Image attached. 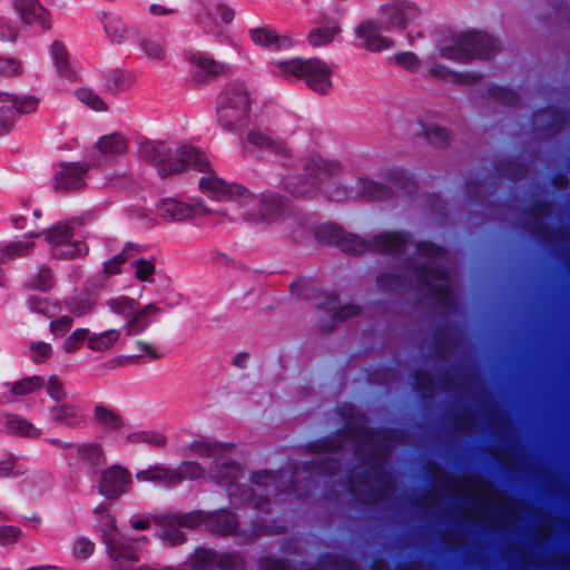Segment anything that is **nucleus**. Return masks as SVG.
<instances>
[{
    "mask_svg": "<svg viewBox=\"0 0 570 570\" xmlns=\"http://www.w3.org/2000/svg\"><path fill=\"white\" fill-rule=\"evenodd\" d=\"M229 446L225 443L196 440L189 444V450L198 456L215 460V465L209 469L208 473L218 484L227 488L230 499L242 497L255 508H263L265 500H261L258 497L276 494L279 483L287 479L286 475L281 472L262 471L252 476L254 488L242 487L237 483V480L243 476L242 466L224 455Z\"/></svg>",
    "mask_w": 570,
    "mask_h": 570,
    "instance_id": "nucleus-1",
    "label": "nucleus"
},
{
    "mask_svg": "<svg viewBox=\"0 0 570 570\" xmlns=\"http://www.w3.org/2000/svg\"><path fill=\"white\" fill-rule=\"evenodd\" d=\"M466 373L468 365L462 361L440 364L434 371L417 366L410 372L412 389L409 392H570V387H458Z\"/></svg>",
    "mask_w": 570,
    "mask_h": 570,
    "instance_id": "nucleus-2",
    "label": "nucleus"
},
{
    "mask_svg": "<svg viewBox=\"0 0 570 570\" xmlns=\"http://www.w3.org/2000/svg\"><path fill=\"white\" fill-rule=\"evenodd\" d=\"M141 157L154 165L161 179L179 174L188 167L202 173L212 170V165L204 153L193 146H183L175 154L164 141L145 140L139 145Z\"/></svg>",
    "mask_w": 570,
    "mask_h": 570,
    "instance_id": "nucleus-3",
    "label": "nucleus"
},
{
    "mask_svg": "<svg viewBox=\"0 0 570 570\" xmlns=\"http://www.w3.org/2000/svg\"><path fill=\"white\" fill-rule=\"evenodd\" d=\"M250 96L243 83H229L220 92L216 109L217 122L223 130L236 134L250 120Z\"/></svg>",
    "mask_w": 570,
    "mask_h": 570,
    "instance_id": "nucleus-4",
    "label": "nucleus"
},
{
    "mask_svg": "<svg viewBox=\"0 0 570 570\" xmlns=\"http://www.w3.org/2000/svg\"><path fill=\"white\" fill-rule=\"evenodd\" d=\"M498 51V40L487 32L466 31L454 38L451 46L439 48L440 57L461 63L480 59L491 60Z\"/></svg>",
    "mask_w": 570,
    "mask_h": 570,
    "instance_id": "nucleus-5",
    "label": "nucleus"
},
{
    "mask_svg": "<svg viewBox=\"0 0 570 570\" xmlns=\"http://www.w3.org/2000/svg\"><path fill=\"white\" fill-rule=\"evenodd\" d=\"M277 66L284 76L304 80L305 85L316 94L327 95L332 90V69L318 58L305 59L297 57L281 60Z\"/></svg>",
    "mask_w": 570,
    "mask_h": 570,
    "instance_id": "nucleus-6",
    "label": "nucleus"
},
{
    "mask_svg": "<svg viewBox=\"0 0 570 570\" xmlns=\"http://www.w3.org/2000/svg\"><path fill=\"white\" fill-rule=\"evenodd\" d=\"M417 282L429 288L431 299L445 309L455 305V295L450 284L448 269L440 264L421 263L415 268Z\"/></svg>",
    "mask_w": 570,
    "mask_h": 570,
    "instance_id": "nucleus-7",
    "label": "nucleus"
},
{
    "mask_svg": "<svg viewBox=\"0 0 570 570\" xmlns=\"http://www.w3.org/2000/svg\"><path fill=\"white\" fill-rule=\"evenodd\" d=\"M341 169L338 161H328L322 157H311L304 164L305 179L293 186L295 197H309L316 194L322 184L331 179Z\"/></svg>",
    "mask_w": 570,
    "mask_h": 570,
    "instance_id": "nucleus-8",
    "label": "nucleus"
},
{
    "mask_svg": "<svg viewBox=\"0 0 570 570\" xmlns=\"http://www.w3.org/2000/svg\"><path fill=\"white\" fill-rule=\"evenodd\" d=\"M99 527L109 557L115 562H136L138 560L134 544L142 539H125L116 529L115 519L110 514L100 517Z\"/></svg>",
    "mask_w": 570,
    "mask_h": 570,
    "instance_id": "nucleus-9",
    "label": "nucleus"
},
{
    "mask_svg": "<svg viewBox=\"0 0 570 570\" xmlns=\"http://www.w3.org/2000/svg\"><path fill=\"white\" fill-rule=\"evenodd\" d=\"M0 101L8 104L0 107V136L8 135L19 116L35 112L39 99L31 95H16L0 91Z\"/></svg>",
    "mask_w": 570,
    "mask_h": 570,
    "instance_id": "nucleus-10",
    "label": "nucleus"
},
{
    "mask_svg": "<svg viewBox=\"0 0 570 570\" xmlns=\"http://www.w3.org/2000/svg\"><path fill=\"white\" fill-rule=\"evenodd\" d=\"M316 308L327 314V317H320L318 321V326L324 333L333 332L340 323L362 313V308L352 303L341 306L336 293H322Z\"/></svg>",
    "mask_w": 570,
    "mask_h": 570,
    "instance_id": "nucleus-11",
    "label": "nucleus"
},
{
    "mask_svg": "<svg viewBox=\"0 0 570 570\" xmlns=\"http://www.w3.org/2000/svg\"><path fill=\"white\" fill-rule=\"evenodd\" d=\"M199 187L217 200H236L246 206L257 203L256 196L246 187L236 183H228L216 176L202 177Z\"/></svg>",
    "mask_w": 570,
    "mask_h": 570,
    "instance_id": "nucleus-12",
    "label": "nucleus"
},
{
    "mask_svg": "<svg viewBox=\"0 0 570 570\" xmlns=\"http://www.w3.org/2000/svg\"><path fill=\"white\" fill-rule=\"evenodd\" d=\"M379 12L382 16V22L385 31L405 29L420 16V9L417 6L407 0H395L393 2L382 4Z\"/></svg>",
    "mask_w": 570,
    "mask_h": 570,
    "instance_id": "nucleus-13",
    "label": "nucleus"
},
{
    "mask_svg": "<svg viewBox=\"0 0 570 570\" xmlns=\"http://www.w3.org/2000/svg\"><path fill=\"white\" fill-rule=\"evenodd\" d=\"M130 484V473L120 465H111L101 472L98 491L106 499L116 500L129 490Z\"/></svg>",
    "mask_w": 570,
    "mask_h": 570,
    "instance_id": "nucleus-14",
    "label": "nucleus"
},
{
    "mask_svg": "<svg viewBox=\"0 0 570 570\" xmlns=\"http://www.w3.org/2000/svg\"><path fill=\"white\" fill-rule=\"evenodd\" d=\"M90 166L86 161L62 163L53 177V187L60 191L78 190L86 185V175Z\"/></svg>",
    "mask_w": 570,
    "mask_h": 570,
    "instance_id": "nucleus-15",
    "label": "nucleus"
},
{
    "mask_svg": "<svg viewBox=\"0 0 570 570\" xmlns=\"http://www.w3.org/2000/svg\"><path fill=\"white\" fill-rule=\"evenodd\" d=\"M383 22L367 19L361 22L354 30L355 37L361 41L358 47L367 51L381 52L392 47V40L382 36Z\"/></svg>",
    "mask_w": 570,
    "mask_h": 570,
    "instance_id": "nucleus-16",
    "label": "nucleus"
},
{
    "mask_svg": "<svg viewBox=\"0 0 570 570\" xmlns=\"http://www.w3.org/2000/svg\"><path fill=\"white\" fill-rule=\"evenodd\" d=\"M13 6L23 24L39 27L42 30L51 29V13L40 0H13Z\"/></svg>",
    "mask_w": 570,
    "mask_h": 570,
    "instance_id": "nucleus-17",
    "label": "nucleus"
},
{
    "mask_svg": "<svg viewBox=\"0 0 570 570\" xmlns=\"http://www.w3.org/2000/svg\"><path fill=\"white\" fill-rule=\"evenodd\" d=\"M194 67L193 80L197 85H204L225 72L226 66L204 52H191L187 57Z\"/></svg>",
    "mask_w": 570,
    "mask_h": 570,
    "instance_id": "nucleus-18",
    "label": "nucleus"
},
{
    "mask_svg": "<svg viewBox=\"0 0 570 570\" xmlns=\"http://www.w3.org/2000/svg\"><path fill=\"white\" fill-rule=\"evenodd\" d=\"M413 235L406 230H387L373 236L370 250L380 254H400L411 243Z\"/></svg>",
    "mask_w": 570,
    "mask_h": 570,
    "instance_id": "nucleus-19",
    "label": "nucleus"
},
{
    "mask_svg": "<svg viewBox=\"0 0 570 570\" xmlns=\"http://www.w3.org/2000/svg\"><path fill=\"white\" fill-rule=\"evenodd\" d=\"M458 341V330L454 325L446 323L436 327L431 344L433 356L440 361H445L454 352Z\"/></svg>",
    "mask_w": 570,
    "mask_h": 570,
    "instance_id": "nucleus-20",
    "label": "nucleus"
},
{
    "mask_svg": "<svg viewBox=\"0 0 570 570\" xmlns=\"http://www.w3.org/2000/svg\"><path fill=\"white\" fill-rule=\"evenodd\" d=\"M160 218L167 222H181L191 218L196 207L174 197L161 198L156 204Z\"/></svg>",
    "mask_w": 570,
    "mask_h": 570,
    "instance_id": "nucleus-21",
    "label": "nucleus"
},
{
    "mask_svg": "<svg viewBox=\"0 0 570 570\" xmlns=\"http://www.w3.org/2000/svg\"><path fill=\"white\" fill-rule=\"evenodd\" d=\"M549 212V202L542 199L533 202L525 208V215L530 218L529 229L534 236L543 240L549 239L553 234V229L543 222Z\"/></svg>",
    "mask_w": 570,
    "mask_h": 570,
    "instance_id": "nucleus-22",
    "label": "nucleus"
},
{
    "mask_svg": "<svg viewBox=\"0 0 570 570\" xmlns=\"http://www.w3.org/2000/svg\"><path fill=\"white\" fill-rule=\"evenodd\" d=\"M63 385L57 376H50L46 381L42 376L33 375L24 377L12 383L10 392H37L46 390V392H61Z\"/></svg>",
    "mask_w": 570,
    "mask_h": 570,
    "instance_id": "nucleus-23",
    "label": "nucleus"
},
{
    "mask_svg": "<svg viewBox=\"0 0 570 570\" xmlns=\"http://www.w3.org/2000/svg\"><path fill=\"white\" fill-rule=\"evenodd\" d=\"M248 32L250 40L259 47L283 50L292 46V40L288 37L278 36L277 31L269 27L253 28Z\"/></svg>",
    "mask_w": 570,
    "mask_h": 570,
    "instance_id": "nucleus-24",
    "label": "nucleus"
},
{
    "mask_svg": "<svg viewBox=\"0 0 570 570\" xmlns=\"http://www.w3.org/2000/svg\"><path fill=\"white\" fill-rule=\"evenodd\" d=\"M390 186L367 178H358L355 184V195L367 200L382 202L392 197Z\"/></svg>",
    "mask_w": 570,
    "mask_h": 570,
    "instance_id": "nucleus-25",
    "label": "nucleus"
},
{
    "mask_svg": "<svg viewBox=\"0 0 570 570\" xmlns=\"http://www.w3.org/2000/svg\"><path fill=\"white\" fill-rule=\"evenodd\" d=\"M383 177L387 183L401 189V193L409 197L415 194L417 189L413 173L405 167L395 166L386 169Z\"/></svg>",
    "mask_w": 570,
    "mask_h": 570,
    "instance_id": "nucleus-26",
    "label": "nucleus"
},
{
    "mask_svg": "<svg viewBox=\"0 0 570 570\" xmlns=\"http://www.w3.org/2000/svg\"><path fill=\"white\" fill-rule=\"evenodd\" d=\"M247 141L262 150L269 151L271 154L285 158L291 156V151L284 140L272 139L259 130H249L247 134Z\"/></svg>",
    "mask_w": 570,
    "mask_h": 570,
    "instance_id": "nucleus-27",
    "label": "nucleus"
},
{
    "mask_svg": "<svg viewBox=\"0 0 570 570\" xmlns=\"http://www.w3.org/2000/svg\"><path fill=\"white\" fill-rule=\"evenodd\" d=\"M160 312L161 309L153 303L147 304L142 308H139L138 306L135 309V313L126 322L127 335L134 336L145 332L151 323L148 318L149 315L158 314Z\"/></svg>",
    "mask_w": 570,
    "mask_h": 570,
    "instance_id": "nucleus-28",
    "label": "nucleus"
},
{
    "mask_svg": "<svg viewBox=\"0 0 570 570\" xmlns=\"http://www.w3.org/2000/svg\"><path fill=\"white\" fill-rule=\"evenodd\" d=\"M96 146L104 156H122L127 153L128 139L122 134L112 132L100 137Z\"/></svg>",
    "mask_w": 570,
    "mask_h": 570,
    "instance_id": "nucleus-29",
    "label": "nucleus"
},
{
    "mask_svg": "<svg viewBox=\"0 0 570 570\" xmlns=\"http://www.w3.org/2000/svg\"><path fill=\"white\" fill-rule=\"evenodd\" d=\"M89 247L83 240H68L65 244L51 247L50 255L55 259H76L87 256Z\"/></svg>",
    "mask_w": 570,
    "mask_h": 570,
    "instance_id": "nucleus-30",
    "label": "nucleus"
},
{
    "mask_svg": "<svg viewBox=\"0 0 570 570\" xmlns=\"http://www.w3.org/2000/svg\"><path fill=\"white\" fill-rule=\"evenodd\" d=\"M136 478L140 481H156L166 485L179 483V478L175 469H169L160 465H154L147 470L137 473Z\"/></svg>",
    "mask_w": 570,
    "mask_h": 570,
    "instance_id": "nucleus-31",
    "label": "nucleus"
},
{
    "mask_svg": "<svg viewBox=\"0 0 570 570\" xmlns=\"http://www.w3.org/2000/svg\"><path fill=\"white\" fill-rule=\"evenodd\" d=\"M102 23L105 32L112 43L121 45L127 40V28L119 16L104 13Z\"/></svg>",
    "mask_w": 570,
    "mask_h": 570,
    "instance_id": "nucleus-32",
    "label": "nucleus"
},
{
    "mask_svg": "<svg viewBox=\"0 0 570 570\" xmlns=\"http://www.w3.org/2000/svg\"><path fill=\"white\" fill-rule=\"evenodd\" d=\"M49 53L53 61L57 73L65 78H71L72 72L70 70L69 57L66 46L61 41L56 40L50 46Z\"/></svg>",
    "mask_w": 570,
    "mask_h": 570,
    "instance_id": "nucleus-33",
    "label": "nucleus"
},
{
    "mask_svg": "<svg viewBox=\"0 0 570 570\" xmlns=\"http://www.w3.org/2000/svg\"><path fill=\"white\" fill-rule=\"evenodd\" d=\"M497 173L514 183L523 179L528 175V167L525 164L515 159L500 160L495 165Z\"/></svg>",
    "mask_w": 570,
    "mask_h": 570,
    "instance_id": "nucleus-34",
    "label": "nucleus"
},
{
    "mask_svg": "<svg viewBox=\"0 0 570 570\" xmlns=\"http://www.w3.org/2000/svg\"><path fill=\"white\" fill-rule=\"evenodd\" d=\"M338 248L344 253L358 255L368 252L371 243L356 234L347 233L343 229L342 237H340Z\"/></svg>",
    "mask_w": 570,
    "mask_h": 570,
    "instance_id": "nucleus-35",
    "label": "nucleus"
},
{
    "mask_svg": "<svg viewBox=\"0 0 570 570\" xmlns=\"http://www.w3.org/2000/svg\"><path fill=\"white\" fill-rule=\"evenodd\" d=\"M45 240L51 245V247L60 246L68 240L73 239V228L67 223H57L47 228L43 232Z\"/></svg>",
    "mask_w": 570,
    "mask_h": 570,
    "instance_id": "nucleus-36",
    "label": "nucleus"
},
{
    "mask_svg": "<svg viewBox=\"0 0 570 570\" xmlns=\"http://www.w3.org/2000/svg\"><path fill=\"white\" fill-rule=\"evenodd\" d=\"M126 441L129 444L145 443L156 448H163L167 443L166 436L154 430H137L129 432L126 435Z\"/></svg>",
    "mask_w": 570,
    "mask_h": 570,
    "instance_id": "nucleus-37",
    "label": "nucleus"
},
{
    "mask_svg": "<svg viewBox=\"0 0 570 570\" xmlns=\"http://www.w3.org/2000/svg\"><path fill=\"white\" fill-rule=\"evenodd\" d=\"M421 128L424 137L431 145L440 148L449 146L451 132L446 128L431 122H422Z\"/></svg>",
    "mask_w": 570,
    "mask_h": 570,
    "instance_id": "nucleus-38",
    "label": "nucleus"
},
{
    "mask_svg": "<svg viewBox=\"0 0 570 570\" xmlns=\"http://www.w3.org/2000/svg\"><path fill=\"white\" fill-rule=\"evenodd\" d=\"M208 523L214 531L219 533H234L237 520L232 512L219 510L208 515Z\"/></svg>",
    "mask_w": 570,
    "mask_h": 570,
    "instance_id": "nucleus-39",
    "label": "nucleus"
},
{
    "mask_svg": "<svg viewBox=\"0 0 570 570\" xmlns=\"http://www.w3.org/2000/svg\"><path fill=\"white\" fill-rule=\"evenodd\" d=\"M104 86L108 91L120 92L130 87V73L125 70L116 69L104 72Z\"/></svg>",
    "mask_w": 570,
    "mask_h": 570,
    "instance_id": "nucleus-40",
    "label": "nucleus"
},
{
    "mask_svg": "<svg viewBox=\"0 0 570 570\" xmlns=\"http://www.w3.org/2000/svg\"><path fill=\"white\" fill-rule=\"evenodd\" d=\"M4 428L6 430L13 435L19 436H28V438H37L40 435V430L33 426L31 423L26 420L16 416L8 415L4 419Z\"/></svg>",
    "mask_w": 570,
    "mask_h": 570,
    "instance_id": "nucleus-41",
    "label": "nucleus"
},
{
    "mask_svg": "<svg viewBox=\"0 0 570 570\" xmlns=\"http://www.w3.org/2000/svg\"><path fill=\"white\" fill-rule=\"evenodd\" d=\"M94 421L105 429L117 431L124 426V420L111 409L98 405L94 411Z\"/></svg>",
    "mask_w": 570,
    "mask_h": 570,
    "instance_id": "nucleus-42",
    "label": "nucleus"
},
{
    "mask_svg": "<svg viewBox=\"0 0 570 570\" xmlns=\"http://www.w3.org/2000/svg\"><path fill=\"white\" fill-rule=\"evenodd\" d=\"M120 332L118 330H107L101 333H91L87 344L88 348L96 352H104L110 348L119 338Z\"/></svg>",
    "mask_w": 570,
    "mask_h": 570,
    "instance_id": "nucleus-43",
    "label": "nucleus"
},
{
    "mask_svg": "<svg viewBox=\"0 0 570 570\" xmlns=\"http://www.w3.org/2000/svg\"><path fill=\"white\" fill-rule=\"evenodd\" d=\"M32 242L17 240L11 242L0 249V264H6L17 257H22L33 249Z\"/></svg>",
    "mask_w": 570,
    "mask_h": 570,
    "instance_id": "nucleus-44",
    "label": "nucleus"
},
{
    "mask_svg": "<svg viewBox=\"0 0 570 570\" xmlns=\"http://www.w3.org/2000/svg\"><path fill=\"white\" fill-rule=\"evenodd\" d=\"M406 277L399 273L384 272L376 277L377 287L387 293H396L404 288Z\"/></svg>",
    "mask_w": 570,
    "mask_h": 570,
    "instance_id": "nucleus-45",
    "label": "nucleus"
},
{
    "mask_svg": "<svg viewBox=\"0 0 570 570\" xmlns=\"http://www.w3.org/2000/svg\"><path fill=\"white\" fill-rule=\"evenodd\" d=\"M340 28L337 26H324L314 28L308 33V42L313 47H322L331 43L338 35Z\"/></svg>",
    "mask_w": 570,
    "mask_h": 570,
    "instance_id": "nucleus-46",
    "label": "nucleus"
},
{
    "mask_svg": "<svg viewBox=\"0 0 570 570\" xmlns=\"http://www.w3.org/2000/svg\"><path fill=\"white\" fill-rule=\"evenodd\" d=\"M343 228L334 223L322 224L315 230V238L323 245H336L338 247Z\"/></svg>",
    "mask_w": 570,
    "mask_h": 570,
    "instance_id": "nucleus-47",
    "label": "nucleus"
},
{
    "mask_svg": "<svg viewBox=\"0 0 570 570\" xmlns=\"http://www.w3.org/2000/svg\"><path fill=\"white\" fill-rule=\"evenodd\" d=\"M106 305L112 313L121 315L127 321L135 313V309L139 306L134 298L127 296H117L109 298Z\"/></svg>",
    "mask_w": 570,
    "mask_h": 570,
    "instance_id": "nucleus-48",
    "label": "nucleus"
},
{
    "mask_svg": "<svg viewBox=\"0 0 570 570\" xmlns=\"http://www.w3.org/2000/svg\"><path fill=\"white\" fill-rule=\"evenodd\" d=\"M65 307L75 316H83L94 308V301L89 294H80L65 299Z\"/></svg>",
    "mask_w": 570,
    "mask_h": 570,
    "instance_id": "nucleus-49",
    "label": "nucleus"
},
{
    "mask_svg": "<svg viewBox=\"0 0 570 570\" xmlns=\"http://www.w3.org/2000/svg\"><path fill=\"white\" fill-rule=\"evenodd\" d=\"M487 95L508 107L517 106L520 102V97L514 90L499 85H491L487 89Z\"/></svg>",
    "mask_w": 570,
    "mask_h": 570,
    "instance_id": "nucleus-50",
    "label": "nucleus"
},
{
    "mask_svg": "<svg viewBox=\"0 0 570 570\" xmlns=\"http://www.w3.org/2000/svg\"><path fill=\"white\" fill-rule=\"evenodd\" d=\"M51 416L59 423L77 425L82 421L83 414L79 409L73 406L60 405L52 409Z\"/></svg>",
    "mask_w": 570,
    "mask_h": 570,
    "instance_id": "nucleus-51",
    "label": "nucleus"
},
{
    "mask_svg": "<svg viewBox=\"0 0 570 570\" xmlns=\"http://www.w3.org/2000/svg\"><path fill=\"white\" fill-rule=\"evenodd\" d=\"M415 250L419 256L425 258H442L448 254L445 247L430 240H419Z\"/></svg>",
    "mask_w": 570,
    "mask_h": 570,
    "instance_id": "nucleus-52",
    "label": "nucleus"
},
{
    "mask_svg": "<svg viewBox=\"0 0 570 570\" xmlns=\"http://www.w3.org/2000/svg\"><path fill=\"white\" fill-rule=\"evenodd\" d=\"M76 450L79 458L91 465H98L104 458L102 450L97 444H80Z\"/></svg>",
    "mask_w": 570,
    "mask_h": 570,
    "instance_id": "nucleus-53",
    "label": "nucleus"
},
{
    "mask_svg": "<svg viewBox=\"0 0 570 570\" xmlns=\"http://www.w3.org/2000/svg\"><path fill=\"white\" fill-rule=\"evenodd\" d=\"M32 285L40 292H49L53 286V273L47 265H41L33 277Z\"/></svg>",
    "mask_w": 570,
    "mask_h": 570,
    "instance_id": "nucleus-54",
    "label": "nucleus"
},
{
    "mask_svg": "<svg viewBox=\"0 0 570 570\" xmlns=\"http://www.w3.org/2000/svg\"><path fill=\"white\" fill-rule=\"evenodd\" d=\"M90 330L77 328L63 342V348L68 353H73L81 347L85 342H89Z\"/></svg>",
    "mask_w": 570,
    "mask_h": 570,
    "instance_id": "nucleus-55",
    "label": "nucleus"
},
{
    "mask_svg": "<svg viewBox=\"0 0 570 570\" xmlns=\"http://www.w3.org/2000/svg\"><path fill=\"white\" fill-rule=\"evenodd\" d=\"M77 98L96 111L107 110V105L90 89L81 88L76 92Z\"/></svg>",
    "mask_w": 570,
    "mask_h": 570,
    "instance_id": "nucleus-56",
    "label": "nucleus"
},
{
    "mask_svg": "<svg viewBox=\"0 0 570 570\" xmlns=\"http://www.w3.org/2000/svg\"><path fill=\"white\" fill-rule=\"evenodd\" d=\"M175 471L179 478V482L185 479L195 480L204 475V469L194 461L183 462Z\"/></svg>",
    "mask_w": 570,
    "mask_h": 570,
    "instance_id": "nucleus-57",
    "label": "nucleus"
},
{
    "mask_svg": "<svg viewBox=\"0 0 570 570\" xmlns=\"http://www.w3.org/2000/svg\"><path fill=\"white\" fill-rule=\"evenodd\" d=\"M23 67L20 60L0 56V77L9 78L22 73Z\"/></svg>",
    "mask_w": 570,
    "mask_h": 570,
    "instance_id": "nucleus-58",
    "label": "nucleus"
},
{
    "mask_svg": "<svg viewBox=\"0 0 570 570\" xmlns=\"http://www.w3.org/2000/svg\"><path fill=\"white\" fill-rule=\"evenodd\" d=\"M141 50L150 58L161 60L165 57L164 47L160 41L153 38H141L139 41Z\"/></svg>",
    "mask_w": 570,
    "mask_h": 570,
    "instance_id": "nucleus-59",
    "label": "nucleus"
},
{
    "mask_svg": "<svg viewBox=\"0 0 570 570\" xmlns=\"http://www.w3.org/2000/svg\"><path fill=\"white\" fill-rule=\"evenodd\" d=\"M135 267V277L140 282L148 281L156 271L155 263L148 259H136L134 263Z\"/></svg>",
    "mask_w": 570,
    "mask_h": 570,
    "instance_id": "nucleus-60",
    "label": "nucleus"
},
{
    "mask_svg": "<svg viewBox=\"0 0 570 570\" xmlns=\"http://www.w3.org/2000/svg\"><path fill=\"white\" fill-rule=\"evenodd\" d=\"M204 521V513L199 511L189 512L186 514L173 515V522L180 527L194 529Z\"/></svg>",
    "mask_w": 570,
    "mask_h": 570,
    "instance_id": "nucleus-61",
    "label": "nucleus"
},
{
    "mask_svg": "<svg viewBox=\"0 0 570 570\" xmlns=\"http://www.w3.org/2000/svg\"><path fill=\"white\" fill-rule=\"evenodd\" d=\"M94 542L89 539L80 538L73 543L72 556L78 560H86L94 553Z\"/></svg>",
    "mask_w": 570,
    "mask_h": 570,
    "instance_id": "nucleus-62",
    "label": "nucleus"
},
{
    "mask_svg": "<svg viewBox=\"0 0 570 570\" xmlns=\"http://www.w3.org/2000/svg\"><path fill=\"white\" fill-rule=\"evenodd\" d=\"M395 62L407 71H415L420 67L419 57L412 51L401 52L394 56Z\"/></svg>",
    "mask_w": 570,
    "mask_h": 570,
    "instance_id": "nucleus-63",
    "label": "nucleus"
},
{
    "mask_svg": "<svg viewBox=\"0 0 570 570\" xmlns=\"http://www.w3.org/2000/svg\"><path fill=\"white\" fill-rule=\"evenodd\" d=\"M31 358L36 363H43L51 356V345L46 342H35L30 345Z\"/></svg>",
    "mask_w": 570,
    "mask_h": 570,
    "instance_id": "nucleus-64",
    "label": "nucleus"
}]
</instances>
